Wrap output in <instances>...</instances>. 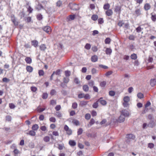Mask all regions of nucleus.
I'll return each instance as SVG.
<instances>
[{"instance_id": "1", "label": "nucleus", "mask_w": 156, "mask_h": 156, "mask_svg": "<svg viewBox=\"0 0 156 156\" xmlns=\"http://www.w3.org/2000/svg\"><path fill=\"white\" fill-rule=\"evenodd\" d=\"M153 58L151 56H149L146 61L147 63V69H150L154 68L153 65L150 66L149 65V63H151L153 61Z\"/></svg>"}, {"instance_id": "2", "label": "nucleus", "mask_w": 156, "mask_h": 156, "mask_svg": "<svg viewBox=\"0 0 156 156\" xmlns=\"http://www.w3.org/2000/svg\"><path fill=\"white\" fill-rule=\"evenodd\" d=\"M130 101V98L128 96H126L124 97V102L122 104L124 107H127L129 105V102Z\"/></svg>"}, {"instance_id": "3", "label": "nucleus", "mask_w": 156, "mask_h": 156, "mask_svg": "<svg viewBox=\"0 0 156 156\" xmlns=\"http://www.w3.org/2000/svg\"><path fill=\"white\" fill-rule=\"evenodd\" d=\"M64 130L66 131L67 135H70L72 134V131L71 129H70L67 125H65L64 127Z\"/></svg>"}, {"instance_id": "4", "label": "nucleus", "mask_w": 156, "mask_h": 156, "mask_svg": "<svg viewBox=\"0 0 156 156\" xmlns=\"http://www.w3.org/2000/svg\"><path fill=\"white\" fill-rule=\"evenodd\" d=\"M11 20L13 23L15 25H18V22L17 21L16 18L15 16L13 14H12L11 15Z\"/></svg>"}, {"instance_id": "5", "label": "nucleus", "mask_w": 156, "mask_h": 156, "mask_svg": "<svg viewBox=\"0 0 156 156\" xmlns=\"http://www.w3.org/2000/svg\"><path fill=\"white\" fill-rule=\"evenodd\" d=\"M100 103L103 105H105L107 104V102L106 101L103 99V98H100L98 100Z\"/></svg>"}, {"instance_id": "6", "label": "nucleus", "mask_w": 156, "mask_h": 156, "mask_svg": "<svg viewBox=\"0 0 156 156\" xmlns=\"http://www.w3.org/2000/svg\"><path fill=\"white\" fill-rule=\"evenodd\" d=\"M156 126V123L153 120L151 121L147 125V126L151 128H153Z\"/></svg>"}, {"instance_id": "7", "label": "nucleus", "mask_w": 156, "mask_h": 156, "mask_svg": "<svg viewBox=\"0 0 156 156\" xmlns=\"http://www.w3.org/2000/svg\"><path fill=\"white\" fill-rule=\"evenodd\" d=\"M121 114L125 117L126 116H128L129 115V113L127 110H122L121 111Z\"/></svg>"}, {"instance_id": "8", "label": "nucleus", "mask_w": 156, "mask_h": 156, "mask_svg": "<svg viewBox=\"0 0 156 156\" xmlns=\"http://www.w3.org/2000/svg\"><path fill=\"white\" fill-rule=\"evenodd\" d=\"M135 12V14L137 16H139L142 14L140 8H136Z\"/></svg>"}, {"instance_id": "9", "label": "nucleus", "mask_w": 156, "mask_h": 156, "mask_svg": "<svg viewBox=\"0 0 156 156\" xmlns=\"http://www.w3.org/2000/svg\"><path fill=\"white\" fill-rule=\"evenodd\" d=\"M43 30L48 34L51 31V28L49 26H46L43 28Z\"/></svg>"}, {"instance_id": "10", "label": "nucleus", "mask_w": 156, "mask_h": 156, "mask_svg": "<svg viewBox=\"0 0 156 156\" xmlns=\"http://www.w3.org/2000/svg\"><path fill=\"white\" fill-rule=\"evenodd\" d=\"M125 117L121 114L117 120L118 122L120 123L123 122L125 120Z\"/></svg>"}, {"instance_id": "11", "label": "nucleus", "mask_w": 156, "mask_h": 156, "mask_svg": "<svg viewBox=\"0 0 156 156\" xmlns=\"http://www.w3.org/2000/svg\"><path fill=\"white\" fill-rule=\"evenodd\" d=\"M71 9L73 10H77L79 9V7L78 4H75L72 5Z\"/></svg>"}, {"instance_id": "12", "label": "nucleus", "mask_w": 156, "mask_h": 156, "mask_svg": "<svg viewBox=\"0 0 156 156\" xmlns=\"http://www.w3.org/2000/svg\"><path fill=\"white\" fill-rule=\"evenodd\" d=\"M121 7L119 6H116L115 8V11L118 12L119 14L120 13L121 11Z\"/></svg>"}, {"instance_id": "13", "label": "nucleus", "mask_w": 156, "mask_h": 156, "mask_svg": "<svg viewBox=\"0 0 156 156\" xmlns=\"http://www.w3.org/2000/svg\"><path fill=\"white\" fill-rule=\"evenodd\" d=\"M126 137L127 138L134 140L135 138V136L134 135L132 134H129L126 135Z\"/></svg>"}, {"instance_id": "14", "label": "nucleus", "mask_w": 156, "mask_h": 156, "mask_svg": "<svg viewBox=\"0 0 156 156\" xmlns=\"http://www.w3.org/2000/svg\"><path fill=\"white\" fill-rule=\"evenodd\" d=\"M26 69L27 72L29 73H31L33 70V68L30 66H27L26 67Z\"/></svg>"}, {"instance_id": "15", "label": "nucleus", "mask_w": 156, "mask_h": 156, "mask_svg": "<svg viewBox=\"0 0 156 156\" xmlns=\"http://www.w3.org/2000/svg\"><path fill=\"white\" fill-rule=\"evenodd\" d=\"M150 84L152 87L154 86L156 84V79H152L150 80Z\"/></svg>"}, {"instance_id": "16", "label": "nucleus", "mask_w": 156, "mask_h": 156, "mask_svg": "<svg viewBox=\"0 0 156 156\" xmlns=\"http://www.w3.org/2000/svg\"><path fill=\"white\" fill-rule=\"evenodd\" d=\"M31 42L32 45L35 48L37 47L38 44V41L36 40L32 41Z\"/></svg>"}, {"instance_id": "17", "label": "nucleus", "mask_w": 156, "mask_h": 156, "mask_svg": "<svg viewBox=\"0 0 156 156\" xmlns=\"http://www.w3.org/2000/svg\"><path fill=\"white\" fill-rule=\"evenodd\" d=\"M98 60V57L97 55H94L92 56L91 58V61L93 62H95L97 61Z\"/></svg>"}, {"instance_id": "18", "label": "nucleus", "mask_w": 156, "mask_h": 156, "mask_svg": "<svg viewBox=\"0 0 156 156\" xmlns=\"http://www.w3.org/2000/svg\"><path fill=\"white\" fill-rule=\"evenodd\" d=\"M106 14L108 16L112 15L113 14L112 10L111 9H109L105 12Z\"/></svg>"}, {"instance_id": "19", "label": "nucleus", "mask_w": 156, "mask_h": 156, "mask_svg": "<svg viewBox=\"0 0 156 156\" xmlns=\"http://www.w3.org/2000/svg\"><path fill=\"white\" fill-rule=\"evenodd\" d=\"M27 135H29L30 136H34L35 135L36 132L33 130H31L29 131L28 133H27Z\"/></svg>"}, {"instance_id": "20", "label": "nucleus", "mask_w": 156, "mask_h": 156, "mask_svg": "<svg viewBox=\"0 0 156 156\" xmlns=\"http://www.w3.org/2000/svg\"><path fill=\"white\" fill-rule=\"evenodd\" d=\"M144 8L145 10L147 11L150 9L151 6L149 4L146 3L145 4Z\"/></svg>"}, {"instance_id": "21", "label": "nucleus", "mask_w": 156, "mask_h": 156, "mask_svg": "<svg viewBox=\"0 0 156 156\" xmlns=\"http://www.w3.org/2000/svg\"><path fill=\"white\" fill-rule=\"evenodd\" d=\"M69 144L71 146H74L76 145V142L74 140H69Z\"/></svg>"}, {"instance_id": "22", "label": "nucleus", "mask_w": 156, "mask_h": 156, "mask_svg": "<svg viewBox=\"0 0 156 156\" xmlns=\"http://www.w3.org/2000/svg\"><path fill=\"white\" fill-rule=\"evenodd\" d=\"M36 9L37 10L39 11L41 10V9H44L43 6L41 5V4H39L37 5L36 7Z\"/></svg>"}, {"instance_id": "23", "label": "nucleus", "mask_w": 156, "mask_h": 156, "mask_svg": "<svg viewBox=\"0 0 156 156\" xmlns=\"http://www.w3.org/2000/svg\"><path fill=\"white\" fill-rule=\"evenodd\" d=\"M38 128L39 126L37 124L34 125L32 127V129L34 131L37 130L38 129Z\"/></svg>"}, {"instance_id": "24", "label": "nucleus", "mask_w": 156, "mask_h": 156, "mask_svg": "<svg viewBox=\"0 0 156 156\" xmlns=\"http://www.w3.org/2000/svg\"><path fill=\"white\" fill-rule=\"evenodd\" d=\"M25 60L26 62L28 64H30L32 62V59L30 57L26 58Z\"/></svg>"}, {"instance_id": "25", "label": "nucleus", "mask_w": 156, "mask_h": 156, "mask_svg": "<svg viewBox=\"0 0 156 156\" xmlns=\"http://www.w3.org/2000/svg\"><path fill=\"white\" fill-rule=\"evenodd\" d=\"M83 90L86 92L88 91L89 90V87L88 85H84L83 86Z\"/></svg>"}, {"instance_id": "26", "label": "nucleus", "mask_w": 156, "mask_h": 156, "mask_svg": "<svg viewBox=\"0 0 156 156\" xmlns=\"http://www.w3.org/2000/svg\"><path fill=\"white\" fill-rule=\"evenodd\" d=\"M43 140L45 142H48L50 140V138L48 136H46L44 137Z\"/></svg>"}, {"instance_id": "27", "label": "nucleus", "mask_w": 156, "mask_h": 156, "mask_svg": "<svg viewBox=\"0 0 156 156\" xmlns=\"http://www.w3.org/2000/svg\"><path fill=\"white\" fill-rule=\"evenodd\" d=\"M151 19L153 22H155L156 20V15L151 13Z\"/></svg>"}, {"instance_id": "28", "label": "nucleus", "mask_w": 156, "mask_h": 156, "mask_svg": "<svg viewBox=\"0 0 156 156\" xmlns=\"http://www.w3.org/2000/svg\"><path fill=\"white\" fill-rule=\"evenodd\" d=\"M55 115L59 118L61 117L62 116V114L59 112H56L55 114Z\"/></svg>"}, {"instance_id": "29", "label": "nucleus", "mask_w": 156, "mask_h": 156, "mask_svg": "<svg viewBox=\"0 0 156 156\" xmlns=\"http://www.w3.org/2000/svg\"><path fill=\"white\" fill-rule=\"evenodd\" d=\"M65 74L66 76L69 77L71 74V72L69 70H66L65 71Z\"/></svg>"}, {"instance_id": "30", "label": "nucleus", "mask_w": 156, "mask_h": 156, "mask_svg": "<svg viewBox=\"0 0 156 156\" xmlns=\"http://www.w3.org/2000/svg\"><path fill=\"white\" fill-rule=\"evenodd\" d=\"M62 70L61 69H58L56 71H54L53 73H54V74H56L57 75H60L61 74Z\"/></svg>"}, {"instance_id": "31", "label": "nucleus", "mask_w": 156, "mask_h": 156, "mask_svg": "<svg viewBox=\"0 0 156 156\" xmlns=\"http://www.w3.org/2000/svg\"><path fill=\"white\" fill-rule=\"evenodd\" d=\"M110 7V5L108 3H107L104 5L103 8L105 9H108Z\"/></svg>"}, {"instance_id": "32", "label": "nucleus", "mask_w": 156, "mask_h": 156, "mask_svg": "<svg viewBox=\"0 0 156 156\" xmlns=\"http://www.w3.org/2000/svg\"><path fill=\"white\" fill-rule=\"evenodd\" d=\"M95 122V121L94 119L92 118L90 119L89 123V124L88 125V126H89V125H90V126H91L94 124Z\"/></svg>"}, {"instance_id": "33", "label": "nucleus", "mask_w": 156, "mask_h": 156, "mask_svg": "<svg viewBox=\"0 0 156 156\" xmlns=\"http://www.w3.org/2000/svg\"><path fill=\"white\" fill-rule=\"evenodd\" d=\"M90 115L89 113H87L85 115V119L87 120H89L90 118Z\"/></svg>"}, {"instance_id": "34", "label": "nucleus", "mask_w": 156, "mask_h": 156, "mask_svg": "<svg viewBox=\"0 0 156 156\" xmlns=\"http://www.w3.org/2000/svg\"><path fill=\"white\" fill-rule=\"evenodd\" d=\"M124 24V23L123 20L120 21L118 23V25L120 27H122Z\"/></svg>"}, {"instance_id": "35", "label": "nucleus", "mask_w": 156, "mask_h": 156, "mask_svg": "<svg viewBox=\"0 0 156 156\" xmlns=\"http://www.w3.org/2000/svg\"><path fill=\"white\" fill-rule=\"evenodd\" d=\"M98 101H97L96 102L94 103L92 105V107L94 108H97L98 106Z\"/></svg>"}, {"instance_id": "36", "label": "nucleus", "mask_w": 156, "mask_h": 156, "mask_svg": "<svg viewBox=\"0 0 156 156\" xmlns=\"http://www.w3.org/2000/svg\"><path fill=\"white\" fill-rule=\"evenodd\" d=\"M137 96L140 99L143 98L144 97L143 94L141 93H138L137 94Z\"/></svg>"}, {"instance_id": "37", "label": "nucleus", "mask_w": 156, "mask_h": 156, "mask_svg": "<svg viewBox=\"0 0 156 156\" xmlns=\"http://www.w3.org/2000/svg\"><path fill=\"white\" fill-rule=\"evenodd\" d=\"M69 79L67 77H64L63 79V82L64 83H67L69 81Z\"/></svg>"}, {"instance_id": "38", "label": "nucleus", "mask_w": 156, "mask_h": 156, "mask_svg": "<svg viewBox=\"0 0 156 156\" xmlns=\"http://www.w3.org/2000/svg\"><path fill=\"white\" fill-rule=\"evenodd\" d=\"M98 19V16L96 15H94L91 17L92 20L95 21Z\"/></svg>"}, {"instance_id": "39", "label": "nucleus", "mask_w": 156, "mask_h": 156, "mask_svg": "<svg viewBox=\"0 0 156 156\" xmlns=\"http://www.w3.org/2000/svg\"><path fill=\"white\" fill-rule=\"evenodd\" d=\"M143 28H141L140 26H139L136 28V30L137 33H140L143 30Z\"/></svg>"}, {"instance_id": "40", "label": "nucleus", "mask_w": 156, "mask_h": 156, "mask_svg": "<svg viewBox=\"0 0 156 156\" xmlns=\"http://www.w3.org/2000/svg\"><path fill=\"white\" fill-rule=\"evenodd\" d=\"M48 94L46 93H43L42 95V98L43 99H46L48 98Z\"/></svg>"}, {"instance_id": "41", "label": "nucleus", "mask_w": 156, "mask_h": 156, "mask_svg": "<svg viewBox=\"0 0 156 156\" xmlns=\"http://www.w3.org/2000/svg\"><path fill=\"white\" fill-rule=\"evenodd\" d=\"M37 19L38 20H41L42 19V16L41 14H38L37 16Z\"/></svg>"}, {"instance_id": "42", "label": "nucleus", "mask_w": 156, "mask_h": 156, "mask_svg": "<svg viewBox=\"0 0 156 156\" xmlns=\"http://www.w3.org/2000/svg\"><path fill=\"white\" fill-rule=\"evenodd\" d=\"M131 58L133 59H136L137 58V55L136 54H133L130 56Z\"/></svg>"}, {"instance_id": "43", "label": "nucleus", "mask_w": 156, "mask_h": 156, "mask_svg": "<svg viewBox=\"0 0 156 156\" xmlns=\"http://www.w3.org/2000/svg\"><path fill=\"white\" fill-rule=\"evenodd\" d=\"M88 102V101H82L80 102V104L82 106L86 105Z\"/></svg>"}, {"instance_id": "44", "label": "nucleus", "mask_w": 156, "mask_h": 156, "mask_svg": "<svg viewBox=\"0 0 156 156\" xmlns=\"http://www.w3.org/2000/svg\"><path fill=\"white\" fill-rule=\"evenodd\" d=\"M154 144L152 143H149L148 144V147L150 149H152L154 148Z\"/></svg>"}, {"instance_id": "45", "label": "nucleus", "mask_w": 156, "mask_h": 156, "mask_svg": "<svg viewBox=\"0 0 156 156\" xmlns=\"http://www.w3.org/2000/svg\"><path fill=\"white\" fill-rule=\"evenodd\" d=\"M135 37L133 35H130L129 37V39L131 40L134 41L135 40Z\"/></svg>"}, {"instance_id": "46", "label": "nucleus", "mask_w": 156, "mask_h": 156, "mask_svg": "<svg viewBox=\"0 0 156 156\" xmlns=\"http://www.w3.org/2000/svg\"><path fill=\"white\" fill-rule=\"evenodd\" d=\"M83 130L82 128H79L77 131V135H79L82 134L83 133Z\"/></svg>"}, {"instance_id": "47", "label": "nucleus", "mask_w": 156, "mask_h": 156, "mask_svg": "<svg viewBox=\"0 0 156 156\" xmlns=\"http://www.w3.org/2000/svg\"><path fill=\"white\" fill-rule=\"evenodd\" d=\"M39 75L40 76H43L44 75V72L42 70H40L38 71Z\"/></svg>"}, {"instance_id": "48", "label": "nucleus", "mask_w": 156, "mask_h": 156, "mask_svg": "<svg viewBox=\"0 0 156 156\" xmlns=\"http://www.w3.org/2000/svg\"><path fill=\"white\" fill-rule=\"evenodd\" d=\"M115 92L112 90L110 91L109 92V95L111 96H114L115 95Z\"/></svg>"}, {"instance_id": "49", "label": "nucleus", "mask_w": 156, "mask_h": 156, "mask_svg": "<svg viewBox=\"0 0 156 156\" xmlns=\"http://www.w3.org/2000/svg\"><path fill=\"white\" fill-rule=\"evenodd\" d=\"M105 44H109L111 42V39L109 38H107L105 40Z\"/></svg>"}, {"instance_id": "50", "label": "nucleus", "mask_w": 156, "mask_h": 156, "mask_svg": "<svg viewBox=\"0 0 156 156\" xmlns=\"http://www.w3.org/2000/svg\"><path fill=\"white\" fill-rule=\"evenodd\" d=\"M49 121L51 122H55L56 121L55 118L54 117H51L49 118Z\"/></svg>"}, {"instance_id": "51", "label": "nucleus", "mask_w": 156, "mask_h": 156, "mask_svg": "<svg viewBox=\"0 0 156 156\" xmlns=\"http://www.w3.org/2000/svg\"><path fill=\"white\" fill-rule=\"evenodd\" d=\"M77 104L76 102H74L72 104V107L73 109H76L77 107Z\"/></svg>"}, {"instance_id": "52", "label": "nucleus", "mask_w": 156, "mask_h": 156, "mask_svg": "<svg viewBox=\"0 0 156 156\" xmlns=\"http://www.w3.org/2000/svg\"><path fill=\"white\" fill-rule=\"evenodd\" d=\"M84 98L85 99L89 100L90 98V97L89 94H84Z\"/></svg>"}, {"instance_id": "53", "label": "nucleus", "mask_w": 156, "mask_h": 156, "mask_svg": "<svg viewBox=\"0 0 156 156\" xmlns=\"http://www.w3.org/2000/svg\"><path fill=\"white\" fill-rule=\"evenodd\" d=\"M73 123L76 126H77L79 125V121L76 120H74L73 121Z\"/></svg>"}, {"instance_id": "54", "label": "nucleus", "mask_w": 156, "mask_h": 156, "mask_svg": "<svg viewBox=\"0 0 156 156\" xmlns=\"http://www.w3.org/2000/svg\"><path fill=\"white\" fill-rule=\"evenodd\" d=\"M91 114L92 116H95L97 115V113L96 111L94 110H93L91 112Z\"/></svg>"}, {"instance_id": "55", "label": "nucleus", "mask_w": 156, "mask_h": 156, "mask_svg": "<svg viewBox=\"0 0 156 156\" xmlns=\"http://www.w3.org/2000/svg\"><path fill=\"white\" fill-rule=\"evenodd\" d=\"M52 134L53 135L55 136H59L58 132L56 131H53L52 132Z\"/></svg>"}, {"instance_id": "56", "label": "nucleus", "mask_w": 156, "mask_h": 156, "mask_svg": "<svg viewBox=\"0 0 156 156\" xmlns=\"http://www.w3.org/2000/svg\"><path fill=\"white\" fill-rule=\"evenodd\" d=\"M56 104V101L55 100H52L50 101V104L52 105H55Z\"/></svg>"}, {"instance_id": "57", "label": "nucleus", "mask_w": 156, "mask_h": 156, "mask_svg": "<svg viewBox=\"0 0 156 156\" xmlns=\"http://www.w3.org/2000/svg\"><path fill=\"white\" fill-rule=\"evenodd\" d=\"M106 85V82L105 81H103L100 83V86L101 87H104Z\"/></svg>"}, {"instance_id": "58", "label": "nucleus", "mask_w": 156, "mask_h": 156, "mask_svg": "<svg viewBox=\"0 0 156 156\" xmlns=\"http://www.w3.org/2000/svg\"><path fill=\"white\" fill-rule=\"evenodd\" d=\"M6 120L7 121H10L11 120V117L10 115H7L6 116Z\"/></svg>"}, {"instance_id": "59", "label": "nucleus", "mask_w": 156, "mask_h": 156, "mask_svg": "<svg viewBox=\"0 0 156 156\" xmlns=\"http://www.w3.org/2000/svg\"><path fill=\"white\" fill-rule=\"evenodd\" d=\"M41 129L43 131H45L47 130V128L45 126H41L40 127Z\"/></svg>"}, {"instance_id": "60", "label": "nucleus", "mask_w": 156, "mask_h": 156, "mask_svg": "<svg viewBox=\"0 0 156 156\" xmlns=\"http://www.w3.org/2000/svg\"><path fill=\"white\" fill-rule=\"evenodd\" d=\"M9 106L11 109H13L15 107V106L13 103H9Z\"/></svg>"}, {"instance_id": "61", "label": "nucleus", "mask_w": 156, "mask_h": 156, "mask_svg": "<svg viewBox=\"0 0 156 156\" xmlns=\"http://www.w3.org/2000/svg\"><path fill=\"white\" fill-rule=\"evenodd\" d=\"M55 108L56 111H58L60 110L61 108V106L60 105H57L55 107Z\"/></svg>"}, {"instance_id": "62", "label": "nucleus", "mask_w": 156, "mask_h": 156, "mask_svg": "<svg viewBox=\"0 0 156 156\" xmlns=\"http://www.w3.org/2000/svg\"><path fill=\"white\" fill-rule=\"evenodd\" d=\"M31 90L34 92H36L37 90V88L35 87H31L30 88Z\"/></svg>"}, {"instance_id": "63", "label": "nucleus", "mask_w": 156, "mask_h": 156, "mask_svg": "<svg viewBox=\"0 0 156 156\" xmlns=\"http://www.w3.org/2000/svg\"><path fill=\"white\" fill-rule=\"evenodd\" d=\"M56 91L54 89H52L50 91V94L51 95H54L56 93Z\"/></svg>"}, {"instance_id": "64", "label": "nucleus", "mask_w": 156, "mask_h": 156, "mask_svg": "<svg viewBox=\"0 0 156 156\" xmlns=\"http://www.w3.org/2000/svg\"><path fill=\"white\" fill-rule=\"evenodd\" d=\"M50 127L51 129H54L56 127V126L55 124H51L50 125Z\"/></svg>"}]
</instances>
